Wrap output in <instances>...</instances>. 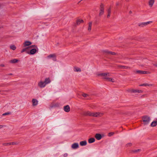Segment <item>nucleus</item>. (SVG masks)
<instances>
[{
	"label": "nucleus",
	"instance_id": "1",
	"mask_svg": "<svg viewBox=\"0 0 157 157\" xmlns=\"http://www.w3.org/2000/svg\"><path fill=\"white\" fill-rule=\"evenodd\" d=\"M32 43L29 40H25L23 42L22 45L24 48L21 51V53L26 52L30 55L35 54L38 51V49L36 46L32 45Z\"/></svg>",
	"mask_w": 157,
	"mask_h": 157
},
{
	"label": "nucleus",
	"instance_id": "2",
	"mask_svg": "<svg viewBox=\"0 0 157 157\" xmlns=\"http://www.w3.org/2000/svg\"><path fill=\"white\" fill-rule=\"evenodd\" d=\"M97 76L101 77L105 81L114 82H115V79L114 78L109 77L110 74L108 72H98L96 74Z\"/></svg>",
	"mask_w": 157,
	"mask_h": 157
},
{
	"label": "nucleus",
	"instance_id": "3",
	"mask_svg": "<svg viewBox=\"0 0 157 157\" xmlns=\"http://www.w3.org/2000/svg\"><path fill=\"white\" fill-rule=\"evenodd\" d=\"M51 81L49 78H47L45 79L44 81L40 80L37 83V86L38 87L40 88H44L46 85L50 83Z\"/></svg>",
	"mask_w": 157,
	"mask_h": 157
},
{
	"label": "nucleus",
	"instance_id": "4",
	"mask_svg": "<svg viewBox=\"0 0 157 157\" xmlns=\"http://www.w3.org/2000/svg\"><path fill=\"white\" fill-rule=\"evenodd\" d=\"M126 91L130 93H142L143 91L141 90H139L136 89H135L132 88H129L126 90Z\"/></svg>",
	"mask_w": 157,
	"mask_h": 157
},
{
	"label": "nucleus",
	"instance_id": "5",
	"mask_svg": "<svg viewBox=\"0 0 157 157\" xmlns=\"http://www.w3.org/2000/svg\"><path fill=\"white\" fill-rule=\"evenodd\" d=\"M151 120V118L148 116H144L142 118V121L145 125L148 124Z\"/></svg>",
	"mask_w": 157,
	"mask_h": 157
},
{
	"label": "nucleus",
	"instance_id": "6",
	"mask_svg": "<svg viewBox=\"0 0 157 157\" xmlns=\"http://www.w3.org/2000/svg\"><path fill=\"white\" fill-rule=\"evenodd\" d=\"M152 22V21H149L146 22H141L139 24L138 26L140 27H143L150 24Z\"/></svg>",
	"mask_w": 157,
	"mask_h": 157
},
{
	"label": "nucleus",
	"instance_id": "7",
	"mask_svg": "<svg viewBox=\"0 0 157 157\" xmlns=\"http://www.w3.org/2000/svg\"><path fill=\"white\" fill-rule=\"evenodd\" d=\"M31 102L32 106L33 107H35L38 105L39 101L37 99L33 98L32 99Z\"/></svg>",
	"mask_w": 157,
	"mask_h": 157
},
{
	"label": "nucleus",
	"instance_id": "8",
	"mask_svg": "<svg viewBox=\"0 0 157 157\" xmlns=\"http://www.w3.org/2000/svg\"><path fill=\"white\" fill-rule=\"evenodd\" d=\"M79 147V144L77 143H73L71 145V148L73 149H77Z\"/></svg>",
	"mask_w": 157,
	"mask_h": 157
},
{
	"label": "nucleus",
	"instance_id": "9",
	"mask_svg": "<svg viewBox=\"0 0 157 157\" xmlns=\"http://www.w3.org/2000/svg\"><path fill=\"white\" fill-rule=\"evenodd\" d=\"M103 113L101 112H94L93 117H100L103 115Z\"/></svg>",
	"mask_w": 157,
	"mask_h": 157
},
{
	"label": "nucleus",
	"instance_id": "10",
	"mask_svg": "<svg viewBox=\"0 0 157 157\" xmlns=\"http://www.w3.org/2000/svg\"><path fill=\"white\" fill-rule=\"evenodd\" d=\"M94 112L87 111L84 112V114L85 116L93 117Z\"/></svg>",
	"mask_w": 157,
	"mask_h": 157
},
{
	"label": "nucleus",
	"instance_id": "11",
	"mask_svg": "<svg viewBox=\"0 0 157 157\" xmlns=\"http://www.w3.org/2000/svg\"><path fill=\"white\" fill-rule=\"evenodd\" d=\"M155 0H149L148 1V5L151 8L154 5Z\"/></svg>",
	"mask_w": 157,
	"mask_h": 157
},
{
	"label": "nucleus",
	"instance_id": "12",
	"mask_svg": "<svg viewBox=\"0 0 157 157\" xmlns=\"http://www.w3.org/2000/svg\"><path fill=\"white\" fill-rule=\"evenodd\" d=\"M46 58L48 59L52 58L55 60H56V55L54 54H51L48 55L47 56Z\"/></svg>",
	"mask_w": 157,
	"mask_h": 157
},
{
	"label": "nucleus",
	"instance_id": "13",
	"mask_svg": "<svg viewBox=\"0 0 157 157\" xmlns=\"http://www.w3.org/2000/svg\"><path fill=\"white\" fill-rule=\"evenodd\" d=\"M63 109L65 112L68 113L70 111L71 109L69 105H67L63 107Z\"/></svg>",
	"mask_w": 157,
	"mask_h": 157
},
{
	"label": "nucleus",
	"instance_id": "14",
	"mask_svg": "<svg viewBox=\"0 0 157 157\" xmlns=\"http://www.w3.org/2000/svg\"><path fill=\"white\" fill-rule=\"evenodd\" d=\"M136 72L139 74H148L150 73L149 72L146 71H145L138 70L136 71Z\"/></svg>",
	"mask_w": 157,
	"mask_h": 157
},
{
	"label": "nucleus",
	"instance_id": "15",
	"mask_svg": "<svg viewBox=\"0 0 157 157\" xmlns=\"http://www.w3.org/2000/svg\"><path fill=\"white\" fill-rule=\"evenodd\" d=\"M84 21L82 19H78L76 21V24L77 25H78L81 23H83Z\"/></svg>",
	"mask_w": 157,
	"mask_h": 157
},
{
	"label": "nucleus",
	"instance_id": "16",
	"mask_svg": "<svg viewBox=\"0 0 157 157\" xmlns=\"http://www.w3.org/2000/svg\"><path fill=\"white\" fill-rule=\"evenodd\" d=\"M80 145L81 146H86L87 144V142L86 140L81 141L79 143Z\"/></svg>",
	"mask_w": 157,
	"mask_h": 157
},
{
	"label": "nucleus",
	"instance_id": "17",
	"mask_svg": "<svg viewBox=\"0 0 157 157\" xmlns=\"http://www.w3.org/2000/svg\"><path fill=\"white\" fill-rule=\"evenodd\" d=\"M74 70L75 72H80L81 71V68L77 67H75L74 68Z\"/></svg>",
	"mask_w": 157,
	"mask_h": 157
},
{
	"label": "nucleus",
	"instance_id": "18",
	"mask_svg": "<svg viewBox=\"0 0 157 157\" xmlns=\"http://www.w3.org/2000/svg\"><path fill=\"white\" fill-rule=\"evenodd\" d=\"M153 86L152 84H148L147 83H145L144 84H140L139 85V86Z\"/></svg>",
	"mask_w": 157,
	"mask_h": 157
},
{
	"label": "nucleus",
	"instance_id": "19",
	"mask_svg": "<svg viewBox=\"0 0 157 157\" xmlns=\"http://www.w3.org/2000/svg\"><path fill=\"white\" fill-rule=\"evenodd\" d=\"M95 138L98 140H100L102 138L101 136L99 134H96L95 135Z\"/></svg>",
	"mask_w": 157,
	"mask_h": 157
},
{
	"label": "nucleus",
	"instance_id": "20",
	"mask_svg": "<svg viewBox=\"0 0 157 157\" xmlns=\"http://www.w3.org/2000/svg\"><path fill=\"white\" fill-rule=\"evenodd\" d=\"M157 125V121H153L151 124V126L152 127H154Z\"/></svg>",
	"mask_w": 157,
	"mask_h": 157
},
{
	"label": "nucleus",
	"instance_id": "21",
	"mask_svg": "<svg viewBox=\"0 0 157 157\" xmlns=\"http://www.w3.org/2000/svg\"><path fill=\"white\" fill-rule=\"evenodd\" d=\"M95 141V139L94 138H91L89 139L88 140V143L91 144L94 142Z\"/></svg>",
	"mask_w": 157,
	"mask_h": 157
},
{
	"label": "nucleus",
	"instance_id": "22",
	"mask_svg": "<svg viewBox=\"0 0 157 157\" xmlns=\"http://www.w3.org/2000/svg\"><path fill=\"white\" fill-rule=\"evenodd\" d=\"M10 48L13 50H15L16 49V47L15 45L12 44L10 46Z\"/></svg>",
	"mask_w": 157,
	"mask_h": 157
},
{
	"label": "nucleus",
	"instance_id": "23",
	"mask_svg": "<svg viewBox=\"0 0 157 157\" xmlns=\"http://www.w3.org/2000/svg\"><path fill=\"white\" fill-rule=\"evenodd\" d=\"M102 52L104 54H109V51L107 50H103L102 51Z\"/></svg>",
	"mask_w": 157,
	"mask_h": 157
},
{
	"label": "nucleus",
	"instance_id": "24",
	"mask_svg": "<svg viewBox=\"0 0 157 157\" xmlns=\"http://www.w3.org/2000/svg\"><path fill=\"white\" fill-rule=\"evenodd\" d=\"M18 60L17 59H13L10 61V62L11 63H16L18 62Z\"/></svg>",
	"mask_w": 157,
	"mask_h": 157
},
{
	"label": "nucleus",
	"instance_id": "25",
	"mask_svg": "<svg viewBox=\"0 0 157 157\" xmlns=\"http://www.w3.org/2000/svg\"><path fill=\"white\" fill-rule=\"evenodd\" d=\"M92 23L91 22H89V26L88 28V30L90 31L91 29V28L92 26Z\"/></svg>",
	"mask_w": 157,
	"mask_h": 157
},
{
	"label": "nucleus",
	"instance_id": "26",
	"mask_svg": "<svg viewBox=\"0 0 157 157\" xmlns=\"http://www.w3.org/2000/svg\"><path fill=\"white\" fill-rule=\"evenodd\" d=\"M104 13V9L103 8H101L100 10L99 15H101L103 14Z\"/></svg>",
	"mask_w": 157,
	"mask_h": 157
},
{
	"label": "nucleus",
	"instance_id": "27",
	"mask_svg": "<svg viewBox=\"0 0 157 157\" xmlns=\"http://www.w3.org/2000/svg\"><path fill=\"white\" fill-rule=\"evenodd\" d=\"M108 55H116V53L114 52H113L111 51H109V53Z\"/></svg>",
	"mask_w": 157,
	"mask_h": 157
},
{
	"label": "nucleus",
	"instance_id": "28",
	"mask_svg": "<svg viewBox=\"0 0 157 157\" xmlns=\"http://www.w3.org/2000/svg\"><path fill=\"white\" fill-rule=\"evenodd\" d=\"M82 95L84 97H87L88 96L87 94L85 93H83L82 94Z\"/></svg>",
	"mask_w": 157,
	"mask_h": 157
},
{
	"label": "nucleus",
	"instance_id": "29",
	"mask_svg": "<svg viewBox=\"0 0 157 157\" xmlns=\"http://www.w3.org/2000/svg\"><path fill=\"white\" fill-rule=\"evenodd\" d=\"M114 134V133L113 132H110L108 134V136H111Z\"/></svg>",
	"mask_w": 157,
	"mask_h": 157
},
{
	"label": "nucleus",
	"instance_id": "30",
	"mask_svg": "<svg viewBox=\"0 0 157 157\" xmlns=\"http://www.w3.org/2000/svg\"><path fill=\"white\" fill-rule=\"evenodd\" d=\"M10 113L7 112L6 113H4L3 114V116H6V115H10Z\"/></svg>",
	"mask_w": 157,
	"mask_h": 157
},
{
	"label": "nucleus",
	"instance_id": "31",
	"mask_svg": "<svg viewBox=\"0 0 157 157\" xmlns=\"http://www.w3.org/2000/svg\"><path fill=\"white\" fill-rule=\"evenodd\" d=\"M8 145H13L15 144V143H10L7 144Z\"/></svg>",
	"mask_w": 157,
	"mask_h": 157
},
{
	"label": "nucleus",
	"instance_id": "32",
	"mask_svg": "<svg viewBox=\"0 0 157 157\" xmlns=\"http://www.w3.org/2000/svg\"><path fill=\"white\" fill-rule=\"evenodd\" d=\"M140 151V149L135 150H134V151L135 152H138Z\"/></svg>",
	"mask_w": 157,
	"mask_h": 157
},
{
	"label": "nucleus",
	"instance_id": "33",
	"mask_svg": "<svg viewBox=\"0 0 157 157\" xmlns=\"http://www.w3.org/2000/svg\"><path fill=\"white\" fill-rule=\"evenodd\" d=\"M63 157H67L68 156V154L67 153H64L63 155Z\"/></svg>",
	"mask_w": 157,
	"mask_h": 157
},
{
	"label": "nucleus",
	"instance_id": "34",
	"mask_svg": "<svg viewBox=\"0 0 157 157\" xmlns=\"http://www.w3.org/2000/svg\"><path fill=\"white\" fill-rule=\"evenodd\" d=\"M110 10H109L108 12V14L107 15L108 17H109L110 16Z\"/></svg>",
	"mask_w": 157,
	"mask_h": 157
},
{
	"label": "nucleus",
	"instance_id": "35",
	"mask_svg": "<svg viewBox=\"0 0 157 157\" xmlns=\"http://www.w3.org/2000/svg\"><path fill=\"white\" fill-rule=\"evenodd\" d=\"M153 65L155 67H157V62H155L153 64Z\"/></svg>",
	"mask_w": 157,
	"mask_h": 157
},
{
	"label": "nucleus",
	"instance_id": "36",
	"mask_svg": "<svg viewBox=\"0 0 157 157\" xmlns=\"http://www.w3.org/2000/svg\"><path fill=\"white\" fill-rule=\"evenodd\" d=\"M4 127V125H0V129H1Z\"/></svg>",
	"mask_w": 157,
	"mask_h": 157
},
{
	"label": "nucleus",
	"instance_id": "37",
	"mask_svg": "<svg viewBox=\"0 0 157 157\" xmlns=\"http://www.w3.org/2000/svg\"><path fill=\"white\" fill-rule=\"evenodd\" d=\"M131 144L129 143V144H127V145L128 146H130L131 145Z\"/></svg>",
	"mask_w": 157,
	"mask_h": 157
},
{
	"label": "nucleus",
	"instance_id": "38",
	"mask_svg": "<svg viewBox=\"0 0 157 157\" xmlns=\"http://www.w3.org/2000/svg\"><path fill=\"white\" fill-rule=\"evenodd\" d=\"M1 92V90H0V93Z\"/></svg>",
	"mask_w": 157,
	"mask_h": 157
}]
</instances>
